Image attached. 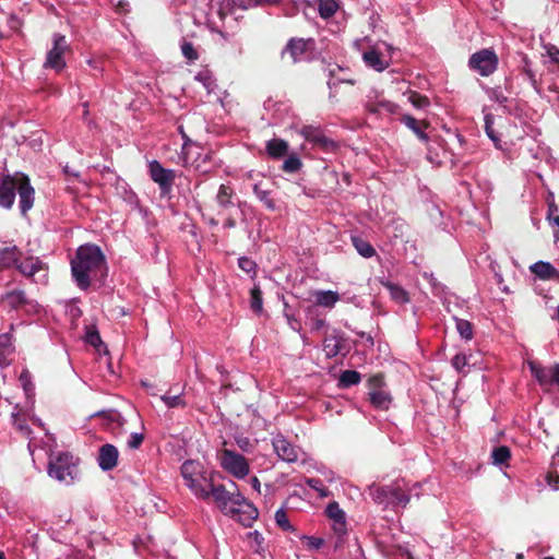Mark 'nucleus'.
Returning a JSON list of instances; mask_svg holds the SVG:
<instances>
[{"mask_svg": "<svg viewBox=\"0 0 559 559\" xmlns=\"http://www.w3.org/2000/svg\"><path fill=\"white\" fill-rule=\"evenodd\" d=\"M379 106H380L381 112L385 111L391 115L397 114L399 109H400L397 104H394V103H392L390 100H385V99L379 100Z\"/></svg>", "mask_w": 559, "mask_h": 559, "instance_id": "49", "label": "nucleus"}, {"mask_svg": "<svg viewBox=\"0 0 559 559\" xmlns=\"http://www.w3.org/2000/svg\"><path fill=\"white\" fill-rule=\"evenodd\" d=\"M250 484L254 490L260 492L261 484H260V480L258 479V477H255V476L252 477L250 480Z\"/></svg>", "mask_w": 559, "mask_h": 559, "instance_id": "63", "label": "nucleus"}, {"mask_svg": "<svg viewBox=\"0 0 559 559\" xmlns=\"http://www.w3.org/2000/svg\"><path fill=\"white\" fill-rule=\"evenodd\" d=\"M456 330L463 338H465V340L473 338V326L469 321L463 320V319H456Z\"/></svg>", "mask_w": 559, "mask_h": 559, "instance_id": "39", "label": "nucleus"}, {"mask_svg": "<svg viewBox=\"0 0 559 559\" xmlns=\"http://www.w3.org/2000/svg\"><path fill=\"white\" fill-rule=\"evenodd\" d=\"M326 516L333 522L332 530L338 536L346 533L345 512L340 508L336 501L330 502L325 509Z\"/></svg>", "mask_w": 559, "mask_h": 559, "instance_id": "15", "label": "nucleus"}, {"mask_svg": "<svg viewBox=\"0 0 559 559\" xmlns=\"http://www.w3.org/2000/svg\"><path fill=\"white\" fill-rule=\"evenodd\" d=\"M22 252L16 246L5 247L0 250V270L16 266Z\"/></svg>", "mask_w": 559, "mask_h": 559, "instance_id": "21", "label": "nucleus"}, {"mask_svg": "<svg viewBox=\"0 0 559 559\" xmlns=\"http://www.w3.org/2000/svg\"><path fill=\"white\" fill-rule=\"evenodd\" d=\"M253 192L255 197L265 205L266 209L271 211H274L276 209L274 200L270 198L272 190L270 188L264 187L262 182L255 183L253 186Z\"/></svg>", "mask_w": 559, "mask_h": 559, "instance_id": "26", "label": "nucleus"}, {"mask_svg": "<svg viewBox=\"0 0 559 559\" xmlns=\"http://www.w3.org/2000/svg\"><path fill=\"white\" fill-rule=\"evenodd\" d=\"M265 150L270 157L280 159L287 155L288 143L283 139H272L266 142Z\"/></svg>", "mask_w": 559, "mask_h": 559, "instance_id": "22", "label": "nucleus"}, {"mask_svg": "<svg viewBox=\"0 0 559 559\" xmlns=\"http://www.w3.org/2000/svg\"><path fill=\"white\" fill-rule=\"evenodd\" d=\"M323 348L329 358L337 356L342 350V338L336 335H328L323 340Z\"/></svg>", "mask_w": 559, "mask_h": 559, "instance_id": "29", "label": "nucleus"}, {"mask_svg": "<svg viewBox=\"0 0 559 559\" xmlns=\"http://www.w3.org/2000/svg\"><path fill=\"white\" fill-rule=\"evenodd\" d=\"M13 424L19 431H21L24 436H28L31 433L29 427L25 424V420L22 419L19 415H13Z\"/></svg>", "mask_w": 559, "mask_h": 559, "instance_id": "50", "label": "nucleus"}, {"mask_svg": "<svg viewBox=\"0 0 559 559\" xmlns=\"http://www.w3.org/2000/svg\"><path fill=\"white\" fill-rule=\"evenodd\" d=\"M401 122L404 123L409 130H412L417 138L427 143L429 141L428 134L425 129L430 127V122L427 120H417L411 115H402L400 118Z\"/></svg>", "mask_w": 559, "mask_h": 559, "instance_id": "19", "label": "nucleus"}, {"mask_svg": "<svg viewBox=\"0 0 559 559\" xmlns=\"http://www.w3.org/2000/svg\"><path fill=\"white\" fill-rule=\"evenodd\" d=\"M190 150H191V145L188 144L187 142H185L182 145V148H181V158H182L185 166H187L191 163Z\"/></svg>", "mask_w": 559, "mask_h": 559, "instance_id": "52", "label": "nucleus"}, {"mask_svg": "<svg viewBox=\"0 0 559 559\" xmlns=\"http://www.w3.org/2000/svg\"><path fill=\"white\" fill-rule=\"evenodd\" d=\"M197 80L202 82V84L204 85V87L206 88V91L209 93L212 92L215 87L214 80L210 76V74L207 72H200L197 75Z\"/></svg>", "mask_w": 559, "mask_h": 559, "instance_id": "48", "label": "nucleus"}, {"mask_svg": "<svg viewBox=\"0 0 559 559\" xmlns=\"http://www.w3.org/2000/svg\"><path fill=\"white\" fill-rule=\"evenodd\" d=\"M68 49V44L66 37L60 34L53 35V46L47 52L46 61L44 63L45 68L53 69L57 72H60L66 67V61L63 59V55Z\"/></svg>", "mask_w": 559, "mask_h": 559, "instance_id": "11", "label": "nucleus"}, {"mask_svg": "<svg viewBox=\"0 0 559 559\" xmlns=\"http://www.w3.org/2000/svg\"><path fill=\"white\" fill-rule=\"evenodd\" d=\"M338 10L337 0H319L318 11L322 19L332 17Z\"/></svg>", "mask_w": 559, "mask_h": 559, "instance_id": "33", "label": "nucleus"}, {"mask_svg": "<svg viewBox=\"0 0 559 559\" xmlns=\"http://www.w3.org/2000/svg\"><path fill=\"white\" fill-rule=\"evenodd\" d=\"M180 48H181L182 56L189 62H194L195 60L199 59V52L191 43L183 40Z\"/></svg>", "mask_w": 559, "mask_h": 559, "instance_id": "41", "label": "nucleus"}, {"mask_svg": "<svg viewBox=\"0 0 559 559\" xmlns=\"http://www.w3.org/2000/svg\"><path fill=\"white\" fill-rule=\"evenodd\" d=\"M300 134L307 142L312 143L323 152L332 153L337 150L336 142L325 136L320 128L313 126H304L300 130Z\"/></svg>", "mask_w": 559, "mask_h": 559, "instance_id": "13", "label": "nucleus"}, {"mask_svg": "<svg viewBox=\"0 0 559 559\" xmlns=\"http://www.w3.org/2000/svg\"><path fill=\"white\" fill-rule=\"evenodd\" d=\"M250 308L254 313H261L263 310L262 292L259 285H254L250 290Z\"/></svg>", "mask_w": 559, "mask_h": 559, "instance_id": "34", "label": "nucleus"}, {"mask_svg": "<svg viewBox=\"0 0 559 559\" xmlns=\"http://www.w3.org/2000/svg\"><path fill=\"white\" fill-rule=\"evenodd\" d=\"M5 299L13 307H16V306L25 302V296H24L23 292L9 293L5 297Z\"/></svg>", "mask_w": 559, "mask_h": 559, "instance_id": "47", "label": "nucleus"}, {"mask_svg": "<svg viewBox=\"0 0 559 559\" xmlns=\"http://www.w3.org/2000/svg\"><path fill=\"white\" fill-rule=\"evenodd\" d=\"M548 53H549V57L551 58V60L554 62H556L557 64H559V49L554 47L550 50H548Z\"/></svg>", "mask_w": 559, "mask_h": 559, "instance_id": "59", "label": "nucleus"}, {"mask_svg": "<svg viewBox=\"0 0 559 559\" xmlns=\"http://www.w3.org/2000/svg\"><path fill=\"white\" fill-rule=\"evenodd\" d=\"M361 380L360 372L356 370H344L341 372L338 378V386L343 389L350 388L352 385L358 384Z\"/></svg>", "mask_w": 559, "mask_h": 559, "instance_id": "31", "label": "nucleus"}, {"mask_svg": "<svg viewBox=\"0 0 559 559\" xmlns=\"http://www.w3.org/2000/svg\"><path fill=\"white\" fill-rule=\"evenodd\" d=\"M275 522L283 531L288 532V531L293 530V526L289 523L287 513L283 509H280L276 511Z\"/></svg>", "mask_w": 559, "mask_h": 559, "instance_id": "44", "label": "nucleus"}, {"mask_svg": "<svg viewBox=\"0 0 559 559\" xmlns=\"http://www.w3.org/2000/svg\"><path fill=\"white\" fill-rule=\"evenodd\" d=\"M324 544V540L319 537H307V545L312 549H320Z\"/></svg>", "mask_w": 559, "mask_h": 559, "instance_id": "57", "label": "nucleus"}, {"mask_svg": "<svg viewBox=\"0 0 559 559\" xmlns=\"http://www.w3.org/2000/svg\"><path fill=\"white\" fill-rule=\"evenodd\" d=\"M44 264L38 258L28 257L22 262L16 263V269L24 275V276H33L35 273L40 271L43 269Z\"/></svg>", "mask_w": 559, "mask_h": 559, "instance_id": "24", "label": "nucleus"}, {"mask_svg": "<svg viewBox=\"0 0 559 559\" xmlns=\"http://www.w3.org/2000/svg\"><path fill=\"white\" fill-rule=\"evenodd\" d=\"M370 496L374 502L379 504L390 506L389 485L384 486H371Z\"/></svg>", "mask_w": 559, "mask_h": 559, "instance_id": "32", "label": "nucleus"}, {"mask_svg": "<svg viewBox=\"0 0 559 559\" xmlns=\"http://www.w3.org/2000/svg\"><path fill=\"white\" fill-rule=\"evenodd\" d=\"M20 381L22 382V385L25 391L31 390V374L27 370H23L20 374Z\"/></svg>", "mask_w": 559, "mask_h": 559, "instance_id": "55", "label": "nucleus"}, {"mask_svg": "<svg viewBox=\"0 0 559 559\" xmlns=\"http://www.w3.org/2000/svg\"><path fill=\"white\" fill-rule=\"evenodd\" d=\"M219 479H223V476L219 473L213 474L212 481L209 483L205 493L200 495L199 497L202 499L212 498L221 511L225 514H230L231 516L237 518L239 521V516H243V506L233 497L231 491H228L225 487L221 486V483L218 481Z\"/></svg>", "mask_w": 559, "mask_h": 559, "instance_id": "3", "label": "nucleus"}, {"mask_svg": "<svg viewBox=\"0 0 559 559\" xmlns=\"http://www.w3.org/2000/svg\"><path fill=\"white\" fill-rule=\"evenodd\" d=\"M408 100L417 109H423L430 105V100L427 96L421 95L415 91L409 92Z\"/></svg>", "mask_w": 559, "mask_h": 559, "instance_id": "38", "label": "nucleus"}, {"mask_svg": "<svg viewBox=\"0 0 559 559\" xmlns=\"http://www.w3.org/2000/svg\"><path fill=\"white\" fill-rule=\"evenodd\" d=\"M16 191L20 195L21 212L25 215L33 207L35 191L28 177L23 174L8 176L2 180L0 183V205L10 209L14 203Z\"/></svg>", "mask_w": 559, "mask_h": 559, "instance_id": "2", "label": "nucleus"}, {"mask_svg": "<svg viewBox=\"0 0 559 559\" xmlns=\"http://www.w3.org/2000/svg\"><path fill=\"white\" fill-rule=\"evenodd\" d=\"M499 59L492 49L484 48L474 52L468 59V67L481 76H489L498 68Z\"/></svg>", "mask_w": 559, "mask_h": 559, "instance_id": "9", "label": "nucleus"}, {"mask_svg": "<svg viewBox=\"0 0 559 559\" xmlns=\"http://www.w3.org/2000/svg\"><path fill=\"white\" fill-rule=\"evenodd\" d=\"M236 226V221L233 217H227L224 222V227L234 228Z\"/></svg>", "mask_w": 559, "mask_h": 559, "instance_id": "64", "label": "nucleus"}, {"mask_svg": "<svg viewBox=\"0 0 559 559\" xmlns=\"http://www.w3.org/2000/svg\"><path fill=\"white\" fill-rule=\"evenodd\" d=\"M213 474L216 473H207L203 464L194 460H188L181 466V476L186 486L198 497L205 493Z\"/></svg>", "mask_w": 559, "mask_h": 559, "instance_id": "5", "label": "nucleus"}, {"mask_svg": "<svg viewBox=\"0 0 559 559\" xmlns=\"http://www.w3.org/2000/svg\"><path fill=\"white\" fill-rule=\"evenodd\" d=\"M365 109H366L367 112L372 114V115H380L381 114L380 106H379V100L378 102H367L365 104Z\"/></svg>", "mask_w": 559, "mask_h": 559, "instance_id": "53", "label": "nucleus"}, {"mask_svg": "<svg viewBox=\"0 0 559 559\" xmlns=\"http://www.w3.org/2000/svg\"><path fill=\"white\" fill-rule=\"evenodd\" d=\"M324 325H325V320H323V319H316L312 322V330L318 331V330L322 329Z\"/></svg>", "mask_w": 559, "mask_h": 559, "instance_id": "61", "label": "nucleus"}, {"mask_svg": "<svg viewBox=\"0 0 559 559\" xmlns=\"http://www.w3.org/2000/svg\"><path fill=\"white\" fill-rule=\"evenodd\" d=\"M238 265L247 274H255L257 263L253 260L247 257H241L238 260Z\"/></svg>", "mask_w": 559, "mask_h": 559, "instance_id": "46", "label": "nucleus"}, {"mask_svg": "<svg viewBox=\"0 0 559 559\" xmlns=\"http://www.w3.org/2000/svg\"><path fill=\"white\" fill-rule=\"evenodd\" d=\"M316 49L313 38H290L281 52L282 60L288 59L290 63L305 61L310 58Z\"/></svg>", "mask_w": 559, "mask_h": 559, "instance_id": "8", "label": "nucleus"}, {"mask_svg": "<svg viewBox=\"0 0 559 559\" xmlns=\"http://www.w3.org/2000/svg\"><path fill=\"white\" fill-rule=\"evenodd\" d=\"M345 69L342 66H335L329 69V76L331 79H336L337 83H346L349 85H355L356 80L353 78H338V72L344 71Z\"/></svg>", "mask_w": 559, "mask_h": 559, "instance_id": "43", "label": "nucleus"}, {"mask_svg": "<svg viewBox=\"0 0 559 559\" xmlns=\"http://www.w3.org/2000/svg\"><path fill=\"white\" fill-rule=\"evenodd\" d=\"M87 341H88V343H91L92 345L95 346L97 344V342H100V337H99L98 333L95 332V333H91L87 335Z\"/></svg>", "mask_w": 559, "mask_h": 559, "instance_id": "60", "label": "nucleus"}, {"mask_svg": "<svg viewBox=\"0 0 559 559\" xmlns=\"http://www.w3.org/2000/svg\"><path fill=\"white\" fill-rule=\"evenodd\" d=\"M148 167L152 180L159 186L160 194L168 197L169 200L174 180L173 170L165 169L157 160L151 162Z\"/></svg>", "mask_w": 559, "mask_h": 559, "instance_id": "14", "label": "nucleus"}, {"mask_svg": "<svg viewBox=\"0 0 559 559\" xmlns=\"http://www.w3.org/2000/svg\"><path fill=\"white\" fill-rule=\"evenodd\" d=\"M14 350L11 336L9 334L0 335V368L8 366L10 356Z\"/></svg>", "mask_w": 559, "mask_h": 559, "instance_id": "28", "label": "nucleus"}, {"mask_svg": "<svg viewBox=\"0 0 559 559\" xmlns=\"http://www.w3.org/2000/svg\"><path fill=\"white\" fill-rule=\"evenodd\" d=\"M162 401L165 402V404L169 408L175 406V397H173V396H168V395L162 396Z\"/></svg>", "mask_w": 559, "mask_h": 559, "instance_id": "62", "label": "nucleus"}, {"mask_svg": "<svg viewBox=\"0 0 559 559\" xmlns=\"http://www.w3.org/2000/svg\"><path fill=\"white\" fill-rule=\"evenodd\" d=\"M530 271L543 281L554 280L559 283V271L549 262L538 261L530 266Z\"/></svg>", "mask_w": 559, "mask_h": 559, "instance_id": "20", "label": "nucleus"}, {"mask_svg": "<svg viewBox=\"0 0 559 559\" xmlns=\"http://www.w3.org/2000/svg\"><path fill=\"white\" fill-rule=\"evenodd\" d=\"M528 369L544 392H550L552 389L559 391V362L547 366L538 361H528Z\"/></svg>", "mask_w": 559, "mask_h": 559, "instance_id": "6", "label": "nucleus"}, {"mask_svg": "<svg viewBox=\"0 0 559 559\" xmlns=\"http://www.w3.org/2000/svg\"><path fill=\"white\" fill-rule=\"evenodd\" d=\"M362 58L368 67L377 71H383L388 67V63L382 59L381 52L374 49L365 51Z\"/></svg>", "mask_w": 559, "mask_h": 559, "instance_id": "25", "label": "nucleus"}, {"mask_svg": "<svg viewBox=\"0 0 559 559\" xmlns=\"http://www.w3.org/2000/svg\"><path fill=\"white\" fill-rule=\"evenodd\" d=\"M485 132L486 134L488 135V138L493 142L495 146L497 148H500L501 147V140L500 138L498 136V134L496 133L495 129H493V116L488 114L485 116Z\"/></svg>", "mask_w": 559, "mask_h": 559, "instance_id": "36", "label": "nucleus"}, {"mask_svg": "<svg viewBox=\"0 0 559 559\" xmlns=\"http://www.w3.org/2000/svg\"><path fill=\"white\" fill-rule=\"evenodd\" d=\"M340 296L336 292L319 290L316 293V302L319 306L332 308L338 301Z\"/></svg>", "mask_w": 559, "mask_h": 559, "instance_id": "30", "label": "nucleus"}, {"mask_svg": "<svg viewBox=\"0 0 559 559\" xmlns=\"http://www.w3.org/2000/svg\"><path fill=\"white\" fill-rule=\"evenodd\" d=\"M234 190L227 185H221L215 198V210L217 215L223 214L225 211L235 206L233 202Z\"/></svg>", "mask_w": 559, "mask_h": 559, "instance_id": "18", "label": "nucleus"}, {"mask_svg": "<svg viewBox=\"0 0 559 559\" xmlns=\"http://www.w3.org/2000/svg\"><path fill=\"white\" fill-rule=\"evenodd\" d=\"M306 484L314 489L316 491H318L320 493L321 497H328L330 491L329 489L322 484V481L318 478H308L306 480Z\"/></svg>", "mask_w": 559, "mask_h": 559, "instance_id": "45", "label": "nucleus"}, {"mask_svg": "<svg viewBox=\"0 0 559 559\" xmlns=\"http://www.w3.org/2000/svg\"><path fill=\"white\" fill-rule=\"evenodd\" d=\"M221 466L237 478H245L249 472V463L247 459L228 449H224L218 453Z\"/></svg>", "mask_w": 559, "mask_h": 559, "instance_id": "10", "label": "nucleus"}, {"mask_svg": "<svg viewBox=\"0 0 559 559\" xmlns=\"http://www.w3.org/2000/svg\"><path fill=\"white\" fill-rule=\"evenodd\" d=\"M559 212L558 205L555 203L554 200L548 202V210H547V219L550 222L555 216H557Z\"/></svg>", "mask_w": 559, "mask_h": 559, "instance_id": "54", "label": "nucleus"}, {"mask_svg": "<svg viewBox=\"0 0 559 559\" xmlns=\"http://www.w3.org/2000/svg\"><path fill=\"white\" fill-rule=\"evenodd\" d=\"M221 486L225 487L226 490L231 491L233 497L243 506V516H239V522L243 526H251L253 521L259 515L258 509L252 503L246 501L243 496L240 493L237 484L234 480L227 479L226 483H221Z\"/></svg>", "mask_w": 559, "mask_h": 559, "instance_id": "12", "label": "nucleus"}, {"mask_svg": "<svg viewBox=\"0 0 559 559\" xmlns=\"http://www.w3.org/2000/svg\"><path fill=\"white\" fill-rule=\"evenodd\" d=\"M352 243L361 257L369 259L376 255V249L366 239L359 236H352Z\"/></svg>", "mask_w": 559, "mask_h": 559, "instance_id": "27", "label": "nucleus"}, {"mask_svg": "<svg viewBox=\"0 0 559 559\" xmlns=\"http://www.w3.org/2000/svg\"><path fill=\"white\" fill-rule=\"evenodd\" d=\"M273 447L280 459L288 463H294L298 460L299 451L288 440L282 436L273 439Z\"/></svg>", "mask_w": 559, "mask_h": 559, "instance_id": "16", "label": "nucleus"}, {"mask_svg": "<svg viewBox=\"0 0 559 559\" xmlns=\"http://www.w3.org/2000/svg\"><path fill=\"white\" fill-rule=\"evenodd\" d=\"M78 463L79 459L69 453L61 452L51 454L48 464V474L58 481L70 485L79 475Z\"/></svg>", "mask_w": 559, "mask_h": 559, "instance_id": "4", "label": "nucleus"}, {"mask_svg": "<svg viewBox=\"0 0 559 559\" xmlns=\"http://www.w3.org/2000/svg\"><path fill=\"white\" fill-rule=\"evenodd\" d=\"M177 179H178L177 187L181 188L180 194L188 202L189 198L192 197V191H191V187H190L191 181L187 176H181V175L178 176Z\"/></svg>", "mask_w": 559, "mask_h": 559, "instance_id": "42", "label": "nucleus"}, {"mask_svg": "<svg viewBox=\"0 0 559 559\" xmlns=\"http://www.w3.org/2000/svg\"><path fill=\"white\" fill-rule=\"evenodd\" d=\"M491 457L495 464H506L511 457V451L507 445H500L493 449Z\"/></svg>", "mask_w": 559, "mask_h": 559, "instance_id": "35", "label": "nucleus"}, {"mask_svg": "<svg viewBox=\"0 0 559 559\" xmlns=\"http://www.w3.org/2000/svg\"><path fill=\"white\" fill-rule=\"evenodd\" d=\"M390 504L405 508L409 502V496L404 491L399 483L389 485Z\"/></svg>", "mask_w": 559, "mask_h": 559, "instance_id": "23", "label": "nucleus"}, {"mask_svg": "<svg viewBox=\"0 0 559 559\" xmlns=\"http://www.w3.org/2000/svg\"><path fill=\"white\" fill-rule=\"evenodd\" d=\"M389 288H390L391 297L395 301H397L400 304H406L409 301L408 294L404 288H402L397 285H393V284L389 285Z\"/></svg>", "mask_w": 559, "mask_h": 559, "instance_id": "40", "label": "nucleus"}, {"mask_svg": "<svg viewBox=\"0 0 559 559\" xmlns=\"http://www.w3.org/2000/svg\"><path fill=\"white\" fill-rule=\"evenodd\" d=\"M368 389V401L377 409H388L392 402V396L386 389L384 374L379 372L368 378L366 382Z\"/></svg>", "mask_w": 559, "mask_h": 559, "instance_id": "7", "label": "nucleus"}, {"mask_svg": "<svg viewBox=\"0 0 559 559\" xmlns=\"http://www.w3.org/2000/svg\"><path fill=\"white\" fill-rule=\"evenodd\" d=\"M72 275L82 289H86L92 281H100L107 275L105 257L99 247L81 246L71 261Z\"/></svg>", "mask_w": 559, "mask_h": 559, "instance_id": "1", "label": "nucleus"}, {"mask_svg": "<svg viewBox=\"0 0 559 559\" xmlns=\"http://www.w3.org/2000/svg\"><path fill=\"white\" fill-rule=\"evenodd\" d=\"M118 449L112 444H104L99 449L98 464L103 471L112 469L118 462Z\"/></svg>", "mask_w": 559, "mask_h": 559, "instance_id": "17", "label": "nucleus"}, {"mask_svg": "<svg viewBox=\"0 0 559 559\" xmlns=\"http://www.w3.org/2000/svg\"><path fill=\"white\" fill-rule=\"evenodd\" d=\"M547 484L554 489L559 488V475L557 473H549L546 477Z\"/></svg>", "mask_w": 559, "mask_h": 559, "instance_id": "58", "label": "nucleus"}, {"mask_svg": "<svg viewBox=\"0 0 559 559\" xmlns=\"http://www.w3.org/2000/svg\"><path fill=\"white\" fill-rule=\"evenodd\" d=\"M144 440L143 433L134 432L131 433L129 440H128V447L130 449H138Z\"/></svg>", "mask_w": 559, "mask_h": 559, "instance_id": "51", "label": "nucleus"}, {"mask_svg": "<svg viewBox=\"0 0 559 559\" xmlns=\"http://www.w3.org/2000/svg\"><path fill=\"white\" fill-rule=\"evenodd\" d=\"M452 365L457 370H461V368L466 365V357L464 355L456 354L452 359Z\"/></svg>", "mask_w": 559, "mask_h": 559, "instance_id": "56", "label": "nucleus"}, {"mask_svg": "<svg viewBox=\"0 0 559 559\" xmlns=\"http://www.w3.org/2000/svg\"><path fill=\"white\" fill-rule=\"evenodd\" d=\"M302 166L300 158L296 154L289 155L283 163L282 169L285 173H297Z\"/></svg>", "mask_w": 559, "mask_h": 559, "instance_id": "37", "label": "nucleus"}]
</instances>
